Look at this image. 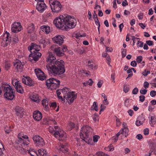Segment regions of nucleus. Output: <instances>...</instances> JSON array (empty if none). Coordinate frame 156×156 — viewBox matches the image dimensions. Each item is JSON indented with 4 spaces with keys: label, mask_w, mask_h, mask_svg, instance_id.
Instances as JSON below:
<instances>
[{
    "label": "nucleus",
    "mask_w": 156,
    "mask_h": 156,
    "mask_svg": "<svg viewBox=\"0 0 156 156\" xmlns=\"http://www.w3.org/2000/svg\"><path fill=\"white\" fill-rule=\"evenodd\" d=\"M56 58L51 53H49L47 60L46 68L49 74L55 76L63 78L65 72L64 62L62 60H55Z\"/></svg>",
    "instance_id": "f257e3e1"
},
{
    "label": "nucleus",
    "mask_w": 156,
    "mask_h": 156,
    "mask_svg": "<svg viewBox=\"0 0 156 156\" xmlns=\"http://www.w3.org/2000/svg\"><path fill=\"white\" fill-rule=\"evenodd\" d=\"M75 19L70 16L61 15L58 17L56 18L53 23L57 28L62 30H67L69 28L71 29L75 27Z\"/></svg>",
    "instance_id": "f03ea898"
},
{
    "label": "nucleus",
    "mask_w": 156,
    "mask_h": 156,
    "mask_svg": "<svg viewBox=\"0 0 156 156\" xmlns=\"http://www.w3.org/2000/svg\"><path fill=\"white\" fill-rule=\"evenodd\" d=\"M49 131L51 133H54V135L60 140H63L66 138L65 133L62 131L58 126H55L54 128L50 126L49 128Z\"/></svg>",
    "instance_id": "7ed1b4c3"
},
{
    "label": "nucleus",
    "mask_w": 156,
    "mask_h": 156,
    "mask_svg": "<svg viewBox=\"0 0 156 156\" xmlns=\"http://www.w3.org/2000/svg\"><path fill=\"white\" fill-rule=\"evenodd\" d=\"M92 130V128L87 126H83L81 128L80 134V137L83 140L87 143H89V138L88 136L90 131Z\"/></svg>",
    "instance_id": "20e7f679"
},
{
    "label": "nucleus",
    "mask_w": 156,
    "mask_h": 156,
    "mask_svg": "<svg viewBox=\"0 0 156 156\" xmlns=\"http://www.w3.org/2000/svg\"><path fill=\"white\" fill-rule=\"evenodd\" d=\"M60 81L56 78H51L46 81V85L51 90H55L59 87Z\"/></svg>",
    "instance_id": "39448f33"
},
{
    "label": "nucleus",
    "mask_w": 156,
    "mask_h": 156,
    "mask_svg": "<svg viewBox=\"0 0 156 156\" xmlns=\"http://www.w3.org/2000/svg\"><path fill=\"white\" fill-rule=\"evenodd\" d=\"M4 91L5 92L4 96V98L7 100H12L15 97V95L13 92V90L9 85L7 87H3Z\"/></svg>",
    "instance_id": "423d86ee"
},
{
    "label": "nucleus",
    "mask_w": 156,
    "mask_h": 156,
    "mask_svg": "<svg viewBox=\"0 0 156 156\" xmlns=\"http://www.w3.org/2000/svg\"><path fill=\"white\" fill-rule=\"evenodd\" d=\"M52 12L58 13L62 10V6L60 2L57 0H49Z\"/></svg>",
    "instance_id": "0eeeda50"
},
{
    "label": "nucleus",
    "mask_w": 156,
    "mask_h": 156,
    "mask_svg": "<svg viewBox=\"0 0 156 156\" xmlns=\"http://www.w3.org/2000/svg\"><path fill=\"white\" fill-rule=\"evenodd\" d=\"M34 144L37 147H41L45 145V143L43 138L38 135H35L32 137Z\"/></svg>",
    "instance_id": "6e6552de"
},
{
    "label": "nucleus",
    "mask_w": 156,
    "mask_h": 156,
    "mask_svg": "<svg viewBox=\"0 0 156 156\" xmlns=\"http://www.w3.org/2000/svg\"><path fill=\"white\" fill-rule=\"evenodd\" d=\"M67 50V47L63 45L61 47L55 48L53 51L57 56H61L64 55V52L66 51Z\"/></svg>",
    "instance_id": "1a4fd4ad"
},
{
    "label": "nucleus",
    "mask_w": 156,
    "mask_h": 156,
    "mask_svg": "<svg viewBox=\"0 0 156 156\" xmlns=\"http://www.w3.org/2000/svg\"><path fill=\"white\" fill-rule=\"evenodd\" d=\"M30 51L31 54L29 55V59L31 62L33 60L35 62L37 61L41 55V54L39 52L33 51Z\"/></svg>",
    "instance_id": "9d476101"
},
{
    "label": "nucleus",
    "mask_w": 156,
    "mask_h": 156,
    "mask_svg": "<svg viewBox=\"0 0 156 156\" xmlns=\"http://www.w3.org/2000/svg\"><path fill=\"white\" fill-rule=\"evenodd\" d=\"M22 26L21 23L19 22H15L12 26L11 30L12 32L17 33L21 30Z\"/></svg>",
    "instance_id": "9b49d317"
},
{
    "label": "nucleus",
    "mask_w": 156,
    "mask_h": 156,
    "mask_svg": "<svg viewBox=\"0 0 156 156\" xmlns=\"http://www.w3.org/2000/svg\"><path fill=\"white\" fill-rule=\"evenodd\" d=\"M67 96L66 99L69 104L72 103L77 97L76 95L73 91L68 92Z\"/></svg>",
    "instance_id": "f8f14e48"
},
{
    "label": "nucleus",
    "mask_w": 156,
    "mask_h": 156,
    "mask_svg": "<svg viewBox=\"0 0 156 156\" xmlns=\"http://www.w3.org/2000/svg\"><path fill=\"white\" fill-rule=\"evenodd\" d=\"M15 110L16 115L21 118L23 117L25 113L24 109L19 106H16L15 108Z\"/></svg>",
    "instance_id": "ddd939ff"
},
{
    "label": "nucleus",
    "mask_w": 156,
    "mask_h": 156,
    "mask_svg": "<svg viewBox=\"0 0 156 156\" xmlns=\"http://www.w3.org/2000/svg\"><path fill=\"white\" fill-rule=\"evenodd\" d=\"M35 72L39 80H43L46 79V77L44 75V73L41 69H35Z\"/></svg>",
    "instance_id": "4468645a"
},
{
    "label": "nucleus",
    "mask_w": 156,
    "mask_h": 156,
    "mask_svg": "<svg viewBox=\"0 0 156 156\" xmlns=\"http://www.w3.org/2000/svg\"><path fill=\"white\" fill-rule=\"evenodd\" d=\"M46 8L47 6L44 2H37L36 8L39 12H43Z\"/></svg>",
    "instance_id": "2eb2a0df"
},
{
    "label": "nucleus",
    "mask_w": 156,
    "mask_h": 156,
    "mask_svg": "<svg viewBox=\"0 0 156 156\" xmlns=\"http://www.w3.org/2000/svg\"><path fill=\"white\" fill-rule=\"evenodd\" d=\"M52 40L54 43L59 45L62 44L64 42L63 36L60 35L56 36L52 38Z\"/></svg>",
    "instance_id": "dca6fc26"
},
{
    "label": "nucleus",
    "mask_w": 156,
    "mask_h": 156,
    "mask_svg": "<svg viewBox=\"0 0 156 156\" xmlns=\"http://www.w3.org/2000/svg\"><path fill=\"white\" fill-rule=\"evenodd\" d=\"M28 49L30 51H33L38 52L40 49V47L36 44L32 43H31L30 46L28 47Z\"/></svg>",
    "instance_id": "f3484780"
},
{
    "label": "nucleus",
    "mask_w": 156,
    "mask_h": 156,
    "mask_svg": "<svg viewBox=\"0 0 156 156\" xmlns=\"http://www.w3.org/2000/svg\"><path fill=\"white\" fill-rule=\"evenodd\" d=\"M15 85L13 84L15 87L16 91L20 93L23 94L24 92L23 87L21 86L20 83L19 81L16 82Z\"/></svg>",
    "instance_id": "a211bd4d"
},
{
    "label": "nucleus",
    "mask_w": 156,
    "mask_h": 156,
    "mask_svg": "<svg viewBox=\"0 0 156 156\" xmlns=\"http://www.w3.org/2000/svg\"><path fill=\"white\" fill-rule=\"evenodd\" d=\"M33 117L35 120L39 121L42 118V114L38 111H35L33 113Z\"/></svg>",
    "instance_id": "6ab92c4d"
},
{
    "label": "nucleus",
    "mask_w": 156,
    "mask_h": 156,
    "mask_svg": "<svg viewBox=\"0 0 156 156\" xmlns=\"http://www.w3.org/2000/svg\"><path fill=\"white\" fill-rule=\"evenodd\" d=\"M14 67L18 71H21L23 69V66L21 62L19 60H18L14 64Z\"/></svg>",
    "instance_id": "aec40b11"
},
{
    "label": "nucleus",
    "mask_w": 156,
    "mask_h": 156,
    "mask_svg": "<svg viewBox=\"0 0 156 156\" xmlns=\"http://www.w3.org/2000/svg\"><path fill=\"white\" fill-rule=\"evenodd\" d=\"M28 33L31 34L33 33L35 29L34 25L33 23H30L27 28Z\"/></svg>",
    "instance_id": "412c9836"
},
{
    "label": "nucleus",
    "mask_w": 156,
    "mask_h": 156,
    "mask_svg": "<svg viewBox=\"0 0 156 156\" xmlns=\"http://www.w3.org/2000/svg\"><path fill=\"white\" fill-rule=\"evenodd\" d=\"M68 146L64 145H61L59 147L58 150L61 151L63 153H66L68 152Z\"/></svg>",
    "instance_id": "4be33fe9"
},
{
    "label": "nucleus",
    "mask_w": 156,
    "mask_h": 156,
    "mask_svg": "<svg viewBox=\"0 0 156 156\" xmlns=\"http://www.w3.org/2000/svg\"><path fill=\"white\" fill-rule=\"evenodd\" d=\"M41 30L43 32H45L47 34H48L50 32V27L46 25H43L41 27Z\"/></svg>",
    "instance_id": "5701e85b"
},
{
    "label": "nucleus",
    "mask_w": 156,
    "mask_h": 156,
    "mask_svg": "<svg viewBox=\"0 0 156 156\" xmlns=\"http://www.w3.org/2000/svg\"><path fill=\"white\" fill-rule=\"evenodd\" d=\"M27 83L26 85L30 87L33 86L34 85V82L29 77H27Z\"/></svg>",
    "instance_id": "b1692460"
},
{
    "label": "nucleus",
    "mask_w": 156,
    "mask_h": 156,
    "mask_svg": "<svg viewBox=\"0 0 156 156\" xmlns=\"http://www.w3.org/2000/svg\"><path fill=\"white\" fill-rule=\"evenodd\" d=\"M31 99L35 102H38L40 101V99L39 98L38 95L36 94H33L31 96Z\"/></svg>",
    "instance_id": "393cba45"
},
{
    "label": "nucleus",
    "mask_w": 156,
    "mask_h": 156,
    "mask_svg": "<svg viewBox=\"0 0 156 156\" xmlns=\"http://www.w3.org/2000/svg\"><path fill=\"white\" fill-rule=\"evenodd\" d=\"M70 89L67 87H65L62 89V92L64 94L63 95V98H66V94H67L68 92H70L69 91Z\"/></svg>",
    "instance_id": "a878e982"
},
{
    "label": "nucleus",
    "mask_w": 156,
    "mask_h": 156,
    "mask_svg": "<svg viewBox=\"0 0 156 156\" xmlns=\"http://www.w3.org/2000/svg\"><path fill=\"white\" fill-rule=\"evenodd\" d=\"M16 142L18 144L21 145L22 146V144H23L24 145H27L28 144L26 143V141L22 139L21 140H16Z\"/></svg>",
    "instance_id": "bb28decb"
},
{
    "label": "nucleus",
    "mask_w": 156,
    "mask_h": 156,
    "mask_svg": "<svg viewBox=\"0 0 156 156\" xmlns=\"http://www.w3.org/2000/svg\"><path fill=\"white\" fill-rule=\"evenodd\" d=\"M28 152L31 156H38L37 152L35 151L33 149L30 148Z\"/></svg>",
    "instance_id": "cd10ccee"
},
{
    "label": "nucleus",
    "mask_w": 156,
    "mask_h": 156,
    "mask_svg": "<svg viewBox=\"0 0 156 156\" xmlns=\"http://www.w3.org/2000/svg\"><path fill=\"white\" fill-rule=\"evenodd\" d=\"M42 104L44 106H45V108L46 109L48 110L49 109V107L48 106V102L46 99H44L42 101Z\"/></svg>",
    "instance_id": "c85d7f7f"
},
{
    "label": "nucleus",
    "mask_w": 156,
    "mask_h": 156,
    "mask_svg": "<svg viewBox=\"0 0 156 156\" xmlns=\"http://www.w3.org/2000/svg\"><path fill=\"white\" fill-rule=\"evenodd\" d=\"M38 152L39 155L40 156H47V155L45 153L46 151L43 150V149H39L38 150Z\"/></svg>",
    "instance_id": "c756f323"
},
{
    "label": "nucleus",
    "mask_w": 156,
    "mask_h": 156,
    "mask_svg": "<svg viewBox=\"0 0 156 156\" xmlns=\"http://www.w3.org/2000/svg\"><path fill=\"white\" fill-rule=\"evenodd\" d=\"M97 103L96 102H94L93 103L92 107L91 108V110H94L96 111H98V105H97Z\"/></svg>",
    "instance_id": "7c9ffc66"
},
{
    "label": "nucleus",
    "mask_w": 156,
    "mask_h": 156,
    "mask_svg": "<svg viewBox=\"0 0 156 156\" xmlns=\"http://www.w3.org/2000/svg\"><path fill=\"white\" fill-rule=\"evenodd\" d=\"M75 126V124L73 122H69L67 125L68 129L69 130H71Z\"/></svg>",
    "instance_id": "2f4dec72"
},
{
    "label": "nucleus",
    "mask_w": 156,
    "mask_h": 156,
    "mask_svg": "<svg viewBox=\"0 0 156 156\" xmlns=\"http://www.w3.org/2000/svg\"><path fill=\"white\" fill-rule=\"evenodd\" d=\"M149 146L153 150H156V143L154 144L153 141H151L149 143Z\"/></svg>",
    "instance_id": "473e14b6"
},
{
    "label": "nucleus",
    "mask_w": 156,
    "mask_h": 156,
    "mask_svg": "<svg viewBox=\"0 0 156 156\" xmlns=\"http://www.w3.org/2000/svg\"><path fill=\"white\" fill-rule=\"evenodd\" d=\"M151 124L152 125H154L155 124L156 122V118L155 116H151Z\"/></svg>",
    "instance_id": "72a5a7b5"
},
{
    "label": "nucleus",
    "mask_w": 156,
    "mask_h": 156,
    "mask_svg": "<svg viewBox=\"0 0 156 156\" xmlns=\"http://www.w3.org/2000/svg\"><path fill=\"white\" fill-rule=\"evenodd\" d=\"M94 19V21H95V24L96 25L98 24V30L99 33H100L99 29H100V23L99 22V21L98 20V18H97L96 19Z\"/></svg>",
    "instance_id": "f704fd0d"
},
{
    "label": "nucleus",
    "mask_w": 156,
    "mask_h": 156,
    "mask_svg": "<svg viewBox=\"0 0 156 156\" xmlns=\"http://www.w3.org/2000/svg\"><path fill=\"white\" fill-rule=\"evenodd\" d=\"M96 155L97 156H109L107 154H105L104 153L100 151L97 153Z\"/></svg>",
    "instance_id": "c9c22d12"
},
{
    "label": "nucleus",
    "mask_w": 156,
    "mask_h": 156,
    "mask_svg": "<svg viewBox=\"0 0 156 156\" xmlns=\"http://www.w3.org/2000/svg\"><path fill=\"white\" fill-rule=\"evenodd\" d=\"M114 150L113 146L112 144L109 145L108 147L106 148V150L108 151H112Z\"/></svg>",
    "instance_id": "e433bc0d"
},
{
    "label": "nucleus",
    "mask_w": 156,
    "mask_h": 156,
    "mask_svg": "<svg viewBox=\"0 0 156 156\" xmlns=\"http://www.w3.org/2000/svg\"><path fill=\"white\" fill-rule=\"evenodd\" d=\"M124 133V129H122L116 135L117 137H119V136L121 134H122L123 136Z\"/></svg>",
    "instance_id": "4c0bfd02"
},
{
    "label": "nucleus",
    "mask_w": 156,
    "mask_h": 156,
    "mask_svg": "<svg viewBox=\"0 0 156 156\" xmlns=\"http://www.w3.org/2000/svg\"><path fill=\"white\" fill-rule=\"evenodd\" d=\"M136 60L138 63H140L142 60V57L141 56H138Z\"/></svg>",
    "instance_id": "58836bf2"
},
{
    "label": "nucleus",
    "mask_w": 156,
    "mask_h": 156,
    "mask_svg": "<svg viewBox=\"0 0 156 156\" xmlns=\"http://www.w3.org/2000/svg\"><path fill=\"white\" fill-rule=\"evenodd\" d=\"M129 90V88L126 86V84H124L123 86V91L125 93H127Z\"/></svg>",
    "instance_id": "ea45409f"
},
{
    "label": "nucleus",
    "mask_w": 156,
    "mask_h": 156,
    "mask_svg": "<svg viewBox=\"0 0 156 156\" xmlns=\"http://www.w3.org/2000/svg\"><path fill=\"white\" fill-rule=\"evenodd\" d=\"M5 132L7 133H9L12 131L11 128L8 126H6L5 128Z\"/></svg>",
    "instance_id": "a19ab883"
},
{
    "label": "nucleus",
    "mask_w": 156,
    "mask_h": 156,
    "mask_svg": "<svg viewBox=\"0 0 156 156\" xmlns=\"http://www.w3.org/2000/svg\"><path fill=\"white\" fill-rule=\"evenodd\" d=\"M99 138V136L98 135H95L93 136V140L94 142H96L98 141V139Z\"/></svg>",
    "instance_id": "79ce46f5"
},
{
    "label": "nucleus",
    "mask_w": 156,
    "mask_h": 156,
    "mask_svg": "<svg viewBox=\"0 0 156 156\" xmlns=\"http://www.w3.org/2000/svg\"><path fill=\"white\" fill-rule=\"evenodd\" d=\"M85 52V50L82 47H81L78 50L77 52L80 54H82L83 53Z\"/></svg>",
    "instance_id": "37998d69"
},
{
    "label": "nucleus",
    "mask_w": 156,
    "mask_h": 156,
    "mask_svg": "<svg viewBox=\"0 0 156 156\" xmlns=\"http://www.w3.org/2000/svg\"><path fill=\"white\" fill-rule=\"evenodd\" d=\"M143 122V121H140L137 120L136 122V126H139L142 124Z\"/></svg>",
    "instance_id": "c03bdc74"
},
{
    "label": "nucleus",
    "mask_w": 156,
    "mask_h": 156,
    "mask_svg": "<svg viewBox=\"0 0 156 156\" xmlns=\"http://www.w3.org/2000/svg\"><path fill=\"white\" fill-rule=\"evenodd\" d=\"M6 41H8L9 42H11L12 41V38L10 36V34H7L6 37Z\"/></svg>",
    "instance_id": "a18cd8bd"
},
{
    "label": "nucleus",
    "mask_w": 156,
    "mask_h": 156,
    "mask_svg": "<svg viewBox=\"0 0 156 156\" xmlns=\"http://www.w3.org/2000/svg\"><path fill=\"white\" fill-rule=\"evenodd\" d=\"M40 43L43 45H45L47 43V41L44 39H42L40 40Z\"/></svg>",
    "instance_id": "49530a36"
},
{
    "label": "nucleus",
    "mask_w": 156,
    "mask_h": 156,
    "mask_svg": "<svg viewBox=\"0 0 156 156\" xmlns=\"http://www.w3.org/2000/svg\"><path fill=\"white\" fill-rule=\"evenodd\" d=\"M150 95L152 97H154L156 95V91L154 90H151L150 93Z\"/></svg>",
    "instance_id": "de8ad7c7"
},
{
    "label": "nucleus",
    "mask_w": 156,
    "mask_h": 156,
    "mask_svg": "<svg viewBox=\"0 0 156 156\" xmlns=\"http://www.w3.org/2000/svg\"><path fill=\"white\" fill-rule=\"evenodd\" d=\"M137 44L138 46L140 47H142L144 45V43L142 41H137Z\"/></svg>",
    "instance_id": "09e8293b"
},
{
    "label": "nucleus",
    "mask_w": 156,
    "mask_h": 156,
    "mask_svg": "<svg viewBox=\"0 0 156 156\" xmlns=\"http://www.w3.org/2000/svg\"><path fill=\"white\" fill-rule=\"evenodd\" d=\"M150 71H146V69H145L144 72H143L142 73V74L144 76H146L147 75L150 73Z\"/></svg>",
    "instance_id": "8fccbe9b"
},
{
    "label": "nucleus",
    "mask_w": 156,
    "mask_h": 156,
    "mask_svg": "<svg viewBox=\"0 0 156 156\" xmlns=\"http://www.w3.org/2000/svg\"><path fill=\"white\" fill-rule=\"evenodd\" d=\"M13 41L15 43H16L18 42L19 40L18 37L16 36V35L13 38Z\"/></svg>",
    "instance_id": "3c124183"
},
{
    "label": "nucleus",
    "mask_w": 156,
    "mask_h": 156,
    "mask_svg": "<svg viewBox=\"0 0 156 156\" xmlns=\"http://www.w3.org/2000/svg\"><path fill=\"white\" fill-rule=\"evenodd\" d=\"M138 91V89L137 87L135 88L133 90L132 93L133 94H136Z\"/></svg>",
    "instance_id": "603ef678"
},
{
    "label": "nucleus",
    "mask_w": 156,
    "mask_h": 156,
    "mask_svg": "<svg viewBox=\"0 0 156 156\" xmlns=\"http://www.w3.org/2000/svg\"><path fill=\"white\" fill-rule=\"evenodd\" d=\"M106 108V106H103L102 104H101L100 106V111L99 114H101V112L103 111L104 109Z\"/></svg>",
    "instance_id": "864d4df0"
},
{
    "label": "nucleus",
    "mask_w": 156,
    "mask_h": 156,
    "mask_svg": "<svg viewBox=\"0 0 156 156\" xmlns=\"http://www.w3.org/2000/svg\"><path fill=\"white\" fill-rule=\"evenodd\" d=\"M147 92V90L145 89H142L140 90V93L142 94H145Z\"/></svg>",
    "instance_id": "5fc2aeb1"
},
{
    "label": "nucleus",
    "mask_w": 156,
    "mask_h": 156,
    "mask_svg": "<svg viewBox=\"0 0 156 156\" xmlns=\"http://www.w3.org/2000/svg\"><path fill=\"white\" fill-rule=\"evenodd\" d=\"M126 49H123L122 52V58H124L126 56Z\"/></svg>",
    "instance_id": "6e6d98bb"
},
{
    "label": "nucleus",
    "mask_w": 156,
    "mask_h": 156,
    "mask_svg": "<svg viewBox=\"0 0 156 156\" xmlns=\"http://www.w3.org/2000/svg\"><path fill=\"white\" fill-rule=\"evenodd\" d=\"M124 136L125 137H126L127 136V133L128 131V128H127L126 127H124Z\"/></svg>",
    "instance_id": "4d7b16f0"
},
{
    "label": "nucleus",
    "mask_w": 156,
    "mask_h": 156,
    "mask_svg": "<svg viewBox=\"0 0 156 156\" xmlns=\"http://www.w3.org/2000/svg\"><path fill=\"white\" fill-rule=\"evenodd\" d=\"M146 44L149 46H151L153 45V42L152 41L150 40L147 41H146Z\"/></svg>",
    "instance_id": "13d9d810"
},
{
    "label": "nucleus",
    "mask_w": 156,
    "mask_h": 156,
    "mask_svg": "<svg viewBox=\"0 0 156 156\" xmlns=\"http://www.w3.org/2000/svg\"><path fill=\"white\" fill-rule=\"evenodd\" d=\"M139 98V100L141 102H143L145 100V97L144 95H140V96Z\"/></svg>",
    "instance_id": "bf43d9fd"
},
{
    "label": "nucleus",
    "mask_w": 156,
    "mask_h": 156,
    "mask_svg": "<svg viewBox=\"0 0 156 156\" xmlns=\"http://www.w3.org/2000/svg\"><path fill=\"white\" fill-rule=\"evenodd\" d=\"M149 129L148 128H146L144 130V134L146 135H147L149 134Z\"/></svg>",
    "instance_id": "052dcab7"
},
{
    "label": "nucleus",
    "mask_w": 156,
    "mask_h": 156,
    "mask_svg": "<svg viewBox=\"0 0 156 156\" xmlns=\"http://www.w3.org/2000/svg\"><path fill=\"white\" fill-rule=\"evenodd\" d=\"M50 107H53L54 108L57 107L56 103L55 102H52L50 104Z\"/></svg>",
    "instance_id": "680f3d73"
},
{
    "label": "nucleus",
    "mask_w": 156,
    "mask_h": 156,
    "mask_svg": "<svg viewBox=\"0 0 156 156\" xmlns=\"http://www.w3.org/2000/svg\"><path fill=\"white\" fill-rule=\"evenodd\" d=\"M102 81L101 80H99L97 84L98 87L99 88L101 87L102 86Z\"/></svg>",
    "instance_id": "e2e57ef3"
},
{
    "label": "nucleus",
    "mask_w": 156,
    "mask_h": 156,
    "mask_svg": "<svg viewBox=\"0 0 156 156\" xmlns=\"http://www.w3.org/2000/svg\"><path fill=\"white\" fill-rule=\"evenodd\" d=\"M87 82L88 83V85L90 86H91L94 83V82L91 79H90L87 81Z\"/></svg>",
    "instance_id": "0e129e2a"
},
{
    "label": "nucleus",
    "mask_w": 156,
    "mask_h": 156,
    "mask_svg": "<svg viewBox=\"0 0 156 156\" xmlns=\"http://www.w3.org/2000/svg\"><path fill=\"white\" fill-rule=\"evenodd\" d=\"M130 64L132 66L134 67L136 66L137 63L135 61H133L131 62Z\"/></svg>",
    "instance_id": "69168bd1"
},
{
    "label": "nucleus",
    "mask_w": 156,
    "mask_h": 156,
    "mask_svg": "<svg viewBox=\"0 0 156 156\" xmlns=\"http://www.w3.org/2000/svg\"><path fill=\"white\" fill-rule=\"evenodd\" d=\"M104 98V100H103V103L105 105H107L108 104L109 102L107 101V97H106L105 98Z\"/></svg>",
    "instance_id": "338daca9"
},
{
    "label": "nucleus",
    "mask_w": 156,
    "mask_h": 156,
    "mask_svg": "<svg viewBox=\"0 0 156 156\" xmlns=\"http://www.w3.org/2000/svg\"><path fill=\"white\" fill-rule=\"evenodd\" d=\"M149 83L147 81H145L144 83V87L145 88L147 89L149 87Z\"/></svg>",
    "instance_id": "774afa93"
}]
</instances>
